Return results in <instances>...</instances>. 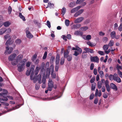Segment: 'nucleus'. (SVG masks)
<instances>
[{
	"label": "nucleus",
	"instance_id": "37",
	"mask_svg": "<svg viewBox=\"0 0 122 122\" xmlns=\"http://www.w3.org/2000/svg\"><path fill=\"white\" fill-rule=\"evenodd\" d=\"M54 6V5L53 4H51L49 2L48 5L46 7V8H47L48 7H50L51 8H53Z\"/></svg>",
	"mask_w": 122,
	"mask_h": 122
},
{
	"label": "nucleus",
	"instance_id": "26",
	"mask_svg": "<svg viewBox=\"0 0 122 122\" xmlns=\"http://www.w3.org/2000/svg\"><path fill=\"white\" fill-rule=\"evenodd\" d=\"M19 16L21 19L23 21H25V19L24 16L22 15L21 13H19Z\"/></svg>",
	"mask_w": 122,
	"mask_h": 122
},
{
	"label": "nucleus",
	"instance_id": "8",
	"mask_svg": "<svg viewBox=\"0 0 122 122\" xmlns=\"http://www.w3.org/2000/svg\"><path fill=\"white\" fill-rule=\"evenodd\" d=\"M113 79L118 83H120L121 81V79L116 73H115L113 75Z\"/></svg>",
	"mask_w": 122,
	"mask_h": 122
},
{
	"label": "nucleus",
	"instance_id": "51",
	"mask_svg": "<svg viewBox=\"0 0 122 122\" xmlns=\"http://www.w3.org/2000/svg\"><path fill=\"white\" fill-rule=\"evenodd\" d=\"M41 66H42L43 67V75H44V74H45V70L44 69V67L45 66V63L44 62H42L41 64Z\"/></svg>",
	"mask_w": 122,
	"mask_h": 122
},
{
	"label": "nucleus",
	"instance_id": "57",
	"mask_svg": "<svg viewBox=\"0 0 122 122\" xmlns=\"http://www.w3.org/2000/svg\"><path fill=\"white\" fill-rule=\"evenodd\" d=\"M12 9L11 7L10 6H9L8 8V13L9 14H10L11 11H12Z\"/></svg>",
	"mask_w": 122,
	"mask_h": 122
},
{
	"label": "nucleus",
	"instance_id": "54",
	"mask_svg": "<svg viewBox=\"0 0 122 122\" xmlns=\"http://www.w3.org/2000/svg\"><path fill=\"white\" fill-rule=\"evenodd\" d=\"M55 59L54 57L53 56L51 57L50 60V63H52L53 61H54Z\"/></svg>",
	"mask_w": 122,
	"mask_h": 122
},
{
	"label": "nucleus",
	"instance_id": "43",
	"mask_svg": "<svg viewBox=\"0 0 122 122\" xmlns=\"http://www.w3.org/2000/svg\"><path fill=\"white\" fill-rule=\"evenodd\" d=\"M65 24L66 26H68L69 24L70 21L68 20H66L65 21Z\"/></svg>",
	"mask_w": 122,
	"mask_h": 122
},
{
	"label": "nucleus",
	"instance_id": "2",
	"mask_svg": "<svg viewBox=\"0 0 122 122\" xmlns=\"http://www.w3.org/2000/svg\"><path fill=\"white\" fill-rule=\"evenodd\" d=\"M72 49L73 50H75L73 55L76 56H77L79 54H81L82 52V49L77 46H76L75 47H72Z\"/></svg>",
	"mask_w": 122,
	"mask_h": 122
},
{
	"label": "nucleus",
	"instance_id": "9",
	"mask_svg": "<svg viewBox=\"0 0 122 122\" xmlns=\"http://www.w3.org/2000/svg\"><path fill=\"white\" fill-rule=\"evenodd\" d=\"M6 49L5 52V54H10L13 50V48L11 47H9L7 46L6 47Z\"/></svg>",
	"mask_w": 122,
	"mask_h": 122
},
{
	"label": "nucleus",
	"instance_id": "41",
	"mask_svg": "<svg viewBox=\"0 0 122 122\" xmlns=\"http://www.w3.org/2000/svg\"><path fill=\"white\" fill-rule=\"evenodd\" d=\"M69 52L68 51H66L64 53V56L65 58H67V56H68Z\"/></svg>",
	"mask_w": 122,
	"mask_h": 122
},
{
	"label": "nucleus",
	"instance_id": "13",
	"mask_svg": "<svg viewBox=\"0 0 122 122\" xmlns=\"http://www.w3.org/2000/svg\"><path fill=\"white\" fill-rule=\"evenodd\" d=\"M83 9H81L76 12L74 15V17H76L81 14L84 11Z\"/></svg>",
	"mask_w": 122,
	"mask_h": 122
},
{
	"label": "nucleus",
	"instance_id": "60",
	"mask_svg": "<svg viewBox=\"0 0 122 122\" xmlns=\"http://www.w3.org/2000/svg\"><path fill=\"white\" fill-rule=\"evenodd\" d=\"M40 85L38 84H36L35 85V88L36 90H38L40 88Z\"/></svg>",
	"mask_w": 122,
	"mask_h": 122
},
{
	"label": "nucleus",
	"instance_id": "4",
	"mask_svg": "<svg viewBox=\"0 0 122 122\" xmlns=\"http://www.w3.org/2000/svg\"><path fill=\"white\" fill-rule=\"evenodd\" d=\"M23 58V56L22 54H20L17 56H16L15 61L11 62V64L14 66L16 65L18 62L21 60Z\"/></svg>",
	"mask_w": 122,
	"mask_h": 122
},
{
	"label": "nucleus",
	"instance_id": "12",
	"mask_svg": "<svg viewBox=\"0 0 122 122\" xmlns=\"http://www.w3.org/2000/svg\"><path fill=\"white\" fill-rule=\"evenodd\" d=\"M91 60L92 61L98 63L99 62V59L97 56L91 57Z\"/></svg>",
	"mask_w": 122,
	"mask_h": 122
},
{
	"label": "nucleus",
	"instance_id": "14",
	"mask_svg": "<svg viewBox=\"0 0 122 122\" xmlns=\"http://www.w3.org/2000/svg\"><path fill=\"white\" fill-rule=\"evenodd\" d=\"M116 68L117 71V74L119 75L122 72L120 70L122 69V67L118 64L116 66Z\"/></svg>",
	"mask_w": 122,
	"mask_h": 122
},
{
	"label": "nucleus",
	"instance_id": "25",
	"mask_svg": "<svg viewBox=\"0 0 122 122\" xmlns=\"http://www.w3.org/2000/svg\"><path fill=\"white\" fill-rule=\"evenodd\" d=\"M88 27L85 26L81 27L80 28V30L82 31H84L88 29Z\"/></svg>",
	"mask_w": 122,
	"mask_h": 122
},
{
	"label": "nucleus",
	"instance_id": "63",
	"mask_svg": "<svg viewBox=\"0 0 122 122\" xmlns=\"http://www.w3.org/2000/svg\"><path fill=\"white\" fill-rule=\"evenodd\" d=\"M76 25V29H77L79 28L81 26V25L80 24H77Z\"/></svg>",
	"mask_w": 122,
	"mask_h": 122
},
{
	"label": "nucleus",
	"instance_id": "20",
	"mask_svg": "<svg viewBox=\"0 0 122 122\" xmlns=\"http://www.w3.org/2000/svg\"><path fill=\"white\" fill-rule=\"evenodd\" d=\"M2 91L3 92L0 93V96L4 97L7 94L8 92L5 89H2Z\"/></svg>",
	"mask_w": 122,
	"mask_h": 122
},
{
	"label": "nucleus",
	"instance_id": "55",
	"mask_svg": "<svg viewBox=\"0 0 122 122\" xmlns=\"http://www.w3.org/2000/svg\"><path fill=\"white\" fill-rule=\"evenodd\" d=\"M49 62H47L46 63L45 66V67L46 68H47V70H48V67L49 66Z\"/></svg>",
	"mask_w": 122,
	"mask_h": 122
},
{
	"label": "nucleus",
	"instance_id": "15",
	"mask_svg": "<svg viewBox=\"0 0 122 122\" xmlns=\"http://www.w3.org/2000/svg\"><path fill=\"white\" fill-rule=\"evenodd\" d=\"M84 50L86 51L83 52L82 53V54L84 53H93L94 52L93 50L87 48H84Z\"/></svg>",
	"mask_w": 122,
	"mask_h": 122
},
{
	"label": "nucleus",
	"instance_id": "38",
	"mask_svg": "<svg viewBox=\"0 0 122 122\" xmlns=\"http://www.w3.org/2000/svg\"><path fill=\"white\" fill-rule=\"evenodd\" d=\"M66 9L65 7H63L62 9V14L64 15L66 12Z\"/></svg>",
	"mask_w": 122,
	"mask_h": 122
},
{
	"label": "nucleus",
	"instance_id": "23",
	"mask_svg": "<svg viewBox=\"0 0 122 122\" xmlns=\"http://www.w3.org/2000/svg\"><path fill=\"white\" fill-rule=\"evenodd\" d=\"M11 23L9 21H6L3 24L6 27L9 26L11 24Z\"/></svg>",
	"mask_w": 122,
	"mask_h": 122
},
{
	"label": "nucleus",
	"instance_id": "30",
	"mask_svg": "<svg viewBox=\"0 0 122 122\" xmlns=\"http://www.w3.org/2000/svg\"><path fill=\"white\" fill-rule=\"evenodd\" d=\"M87 44L89 46L91 47H93L95 46V45H94L90 41H88L87 42Z\"/></svg>",
	"mask_w": 122,
	"mask_h": 122
},
{
	"label": "nucleus",
	"instance_id": "44",
	"mask_svg": "<svg viewBox=\"0 0 122 122\" xmlns=\"http://www.w3.org/2000/svg\"><path fill=\"white\" fill-rule=\"evenodd\" d=\"M77 1L76 2V4H81L82 2H83L85 0H77Z\"/></svg>",
	"mask_w": 122,
	"mask_h": 122
},
{
	"label": "nucleus",
	"instance_id": "48",
	"mask_svg": "<svg viewBox=\"0 0 122 122\" xmlns=\"http://www.w3.org/2000/svg\"><path fill=\"white\" fill-rule=\"evenodd\" d=\"M106 89L107 91L108 92H109L110 91L111 88L110 87L109 85H107V86H106Z\"/></svg>",
	"mask_w": 122,
	"mask_h": 122
},
{
	"label": "nucleus",
	"instance_id": "19",
	"mask_svg": "<svg viewBox=\"0 0 122 122\" xmlns=\"http://www.w3.org/2000/svg\"><path fill=\"white\" fill-rule=\"evenodd\" d=\"M26 36L28 38L31 39L33 37V35L30 33L29 31L27 30L26 31Z\"/></svg>",
	"mask_w": 122,
	"mask_h": 122
},
{
	"label": "nucleus",
	"instance_id": "56",
	"mask_svg": "<svg viewBox=\"0 0 122 122\" xmlns=\"http://www.w3.org/2000/svg\"><path fill=\"white\" fill-rule=\"evenodd\" d=\"M47 54V52L46 51L45 52L43 57V59H45L46 58Z\"/></svg>",
	"mask_w": 122,
	"mask_h": 122
},
{
	"label": "nucleus",
	"instance_id": "35",
	"mask_svg": "<svg viewBox=\"0 0 122 122\" xmlns=\"http://www.w3.org/2000/svg\"><path fill=\"white\" fill-rule=\"evenodd\" d=\"M109 46L107 45H104L103 47V50H107L109 48Z\"/></svg>",
	"mask_w": 122,
	"mask_h": 122
},
{
	"label": "nucleus",
	"instance_id": "40",
	"mask_svg": "<svg viewBox=\"0 0 122 122\" xmlns=\"http://www.w3.org/2000/svg\"><path fill=\"white\" fill-rule=\"evenodd\" d=\"M102 86V85L101 82L100 81L98 82L97 83V87L98 88L100 89L101 88Z\"/></svg>",
	"mask_w": 122,
	"mask_h": 122
},
{
	"label": "nucleus",
	"instance_id": "18",
	"mask_svg": "<svg viewBox=\"0 0 122 122\" xmlns=\"http://www.w3.org/2000/svg\"><path fill=\"white\" fill-rule=\"evenodd\" d=\"M110 86L111 89H112L115 91L117 90V88L116 85L113 83H111L110 84Z\"/></svg>",
	"mask_w": 122,
	"mask_h": 122
},
{
	"label": "nucleus",
	"instance_id": "28",
	"mask_svg": "<svg viewBox=\"0 0 122 122\" xmlns=\"http://www.w3.org/2000/svg\"><path fill=\"white\" fill-rule=\"evenodd\" d=\"M75 5V3L74 2H71L69 4V6L70 7H74Z\"/></svg>",
	"mask_w": 122,
	"mask_h": 122
},
{
	"label": "nucleus",
	"instance_id": "3",
	"mask_svg": "<svg viewBox=\"0 0 122 122\" xmlns=\"http://www.w3.org/2000/svg\"><path fill=\"white\" fill-rule=\"evenodd\" d=\"M25 62L23 61H21L17 65L18 70L19 72L23 71L25 69Z\"/></svg>",
	"mask_w": 122,
	"mask_h": 122
},
{
	"label": "nucleus",
	"instance_id": "62",
	"mask_svg": "<svg viewBox=\"0 0 122 122\" xmlns=\"http://www.w3.org/2000/svg\"><path fill=\"white\" fill-rule=\"evenodd\" d=\"M99 35L100 36H103L105 35V33L102 31H100L99 32Z\"/></svg>",
	"mask_w": 122,
	"mask_h": 122
},
{
	"label": "nucleus",
	"instance_id": "47",
	"mask_svg": "<svg viewBox=\"0 0 122 122\" xmlns=\"http://www.w3.org/2000/svg\"><path fill=\"white\" fill-rule=\"evenodd\" d=\"M10 39H9L7 40L5 43V45L6 46L10 44L11 43L10 41Z\"/></svg>",
	"mask_w": 122,
	"mask_h": 122
},
{
	"label": "nucleus",
	"instance_id": "45",
	"mask_svg": "<svg viewBox=\"0 0 122 122\" xmlns=\"http://www.w3.org/2000/svg\"><path fill=\"white\" fill-rule=\"evenodd\" d=\"M64 60L65 59L64 57H63L61 58L60 61V64L61 65H62L64 64Z\"/></svg>",
	"mask_w": 122,
	"mask_h": 122
},
{
	"label": "nucleus",
	"instance_id": "52",
	"mask_svg": "<svg viewBox=\"0 0 122 122\" xmlns=\"http://www.w3.org/2000/svg\"><path fill=\"white\" fill-rule=\"evenodd\" d=\"M99 74L100 75V77H102L104 76L103 72V71H101L99 72Z\"/></svg>",
	"mask_w": 122,
	"mask_h": 122
},
{
	"label": "nucleus",
	"instance_id": "49",
	"mask_svg": "<svg viewBox=\"0 0 122 122\" xmlns=\"http://www.w3.org/2000/svg\"><path fill=\"white\" fill-rule=\"evenodd\" d=\"M20 107V106H16V107H15L13 108H12L11 109H10L9 111H8V112L11 111L15 109H17L19 108Z\"/></svg>",
	"mask_w": 122,
	"mask_h": 122
},
{
	"label": "nucleus",
	"instance_id": "24",
	"mask_svg": "<svg viewBox=\"0 0 122 122\" xmlns=\"http://www.w3.org/2000/svg\"><path fill=\"white\" fill-rule=\"evenodd\" d=\"M5 28L3 27L0 29V35L4 34L5 32Z\"/></svg>",
	"mask_w": 122,
	"mask_h": 122
},
{
	"label": "nucleus",
	"instance_id": "33",
	"mask_svg": "<svg viewBox=\"0 0 122 122\" xmlns=\"http://www.w3.org/2000/svg\"><path fill=\"white\" fill-rule=\"evenodd\" d=\"M39 69L38 66H37L36 67L35 71V74L36 75H37L38 74Z\"/></svg>",
	"mask_w": 122,
	"mask_h": 122
},
{
	"label": "nucleus",
	"instance_id": "6",
	"mask_svg": "<svg viewBox=\"0 0 122 122\" xmlns=\"http://www.w3.org/2000/svg\"><path fill=\"white\" fill-rule=\"evenodd\" d=\"M16 56L17 55L16 54L14 53L12 54L9 56L8 58L9 61H11V62L13 61H15L16 59L15 58H16Z\"/></svg>",
	"mask_w": 122,
	"mask_h": 122
},
{
	"label": "nucleus",
	"instance_id": "16",
	"mask_svg": "<svg viewBox=\"0 0 122 122\" xmlns=\"http://www.w3.org/2000/svg\"><path fill=\"white\" fill-rule=\"evenodd\" d=\"M102 95L101 92V90H100L98 91V90L97 89L96 91L95 96L96 97L98 96L100 97Z\"/></svg>",
	"mask_w": 122,
	"mask_h": 122
},
{
	"label": "nucleus",
	"instance_id": "10",
	"mask_svg": "<svg viewBox=\"0 0 122 122\" xmlns=\"http://www.w3.org/2000/svg\"><path fill=\"white\" fill-rule=\"evenodd\" d=\"M84 19V18L83 17H80L75 20L74 22L75 23H78L82 21Z\"/></svg>",
	"mask_w": 122,
	"mask_h": 122
},
{
	"label": "nucleus",
	"instance_id": "53",
	"mask_svg": "<svg viewBox=\"0 0 122 122\" xmlns=\"http://www.w3.org/2000/svg\"><path fill=\"white\" fill-rule=\"evenodd\" d=\"M96 84L95 83H94L92 84V90H94L95 88Z\"/></svg>",
	"mask_w": 122,
	"mask_h": 122
},
{
	"label": "nucleus",
	"instance_id": "58",
	"mask_svg": "<svg viewBox=\"0 0 122 122\" xmlns=\"http://www.w3.org/2000/svg\"><path fill=\"white\" fill-rule=\"evenodd\" d=\"M98 53L99 54L101 55H103L105 54L103 51H98Z\"/></svg>",
	"mask_w": 122,
	"mask_h": 122
},
{
	"label": "nucleus",
	"instance_id": "22",
	"mask_svg": "<svg viewBox=\"0 0 122 122\" xmlns=\"http://www.w3.org/2000/svg\"><path fill=\"white\" fill-rule=\"evenodd\" d=\"M60 61V56L59 54H57L56 59L55 63L56 64H59Z\"/></svg>",
	"mask_w": 122,
	"mask_h": 122
},
{
	"label": "nucleus",
	"instance_id": "1",
	"mask_svg": "<svg viewBox=\"0 0 122 122\" xmlns=\"http://www.w3.org/2000/svg\"><path fill=\"white\" fill-rule=\"evenodd\" d=\"M34 66H33V67H31L30 71L27 70L26 73V74L27 76H29L30 75V73L31 74L30 76V79L31 80H33V81L35 82L37 80L38 81V82L40 84H41L42 83L41 80V75L39 74L38 76L36 78H35L34 77H33V75L34 73Z\"/></svg>",
	"mask_w": 122,
	"mask_h": 122
},
{
	"label": "nucleus",
	"instance_id": "59",
	"mask_svg": "<svg viewBox=\"0 0 122 122\" xmlns=\"http://www.w3.org/2000/svg\"><path fill=\"white\" fill-rule=\"evenodd\" d=\"M118 27V25L117 23H115L114 25V30H116Z\"/></svg>",
	"mask_w": 122,
	"mask_h": 122
},
{
	"label": "nucleus",
	"instance_id": "46",
	"mask_svg": "<svg viewBox=\"0 0 122 122\" xmlns=\"http://www.w3.org/2000/svg\"><path fill=\"white\" fill-rule=\"evenodd\" d=\"M67 59L68 61H71L72 59V56L71 55H69L67 57Z\"/></svg>",
	"mask_w": 122,
	"mask_h": 122
},
{
	"label": "nucleus",
	"instance_id": "39",
	"mask_svg": "<svg viewBox=\"0 0 122 122\" xmlns=\"http://www.w3.org/2000/svg\"><path fill=\"white\" fill-rule=\"evenodd\" d=\"M5 32H6H6L7 33H11V28H9L7 29H6L5 28Z\"/></svg>",
	"mask_w": 122,
	"mask_h": 122
},
{
	"label": "nucleus",
	"instance_id": "61",
	"mask_svg": "<svg viewBox=\"0 0 122 122\" xmlns=\"http://www.w3.org/2000/svg\"><path fill=\"white\" fill-rule=\"evenodd\" d=\"M59 67V64H56L55 66V70L56 71H58Z\"/></svg>",
	"mask_w": 122,
	"mask_h": 122
},
{
	"label": "nucleus",
	"instance_id": "34",
	"mask_svg": "<svg viewBox=\"0 0 122 122\" xmlns=\"http://www.w3.org/2000/svg\"><path fill=\"white\" fill-rule=\"evenodd\" d=\"M21 42V40L20 39H17L15 41V43L16 44H19Z\"/></svg>",
	"mask_w": 122,
	"mask_h": 122
},
{
	"label": "nucleus",
	"instance_id": "7",
	"mask_svg": "<svg viewBox=\"0 0 122 122\" xmlns=\"http://www.w3.org/2000/svg\"><path fill=\"white\" fill-rule=\"evenodd\" d=\"M48 85V90L49 91H51L52 88L53 86V82L51 79H49Z\"/></svg>",
	"mask_w": 122,
	"mask_h": 122
},
{
	"label": "nucleus",
	"instance_id": "21",
	"mask_svg": "<svg viewBox=\"0 0 122 122\" xmlns=\"http://www.w3.org/2000/svg\"><path fill=\"white\" fill-rule=\"evenodd\" d=\"M91 36L90 35H88L83 37V38L85 40H86L88 41H89L91 39Z\"/></svg>",
	"mask_w": 122,
	"mask_h": 122
},
{
	"label": "nucleus",
	"instance_id": "64",
	"mask_svg": "<svg viewBox=\"0 0 122 122\" xmlns=\"http://www.w3.org/2000/svg\"><path fill=\"white\" fill-rule=\"evenodd\" d=\"M118 30L120 31L122 30V24H121L119 27Z\"/></svg>",
	"mask_w": 122,
	"mask_h": 122
},
{
	"label": "nucleus",
	"instance_id": "32",
	"mask_svg": "<svg viewBox=\"0 0 122 122\" xmlns=\"http://www.w3.org/2000/svg\"><path fill=\"white\" fill-rule=\"evenodd\" d=\"M37 56V55L36 54H35L34 55L32 58V60L33 61H34L35 59H36Z\"/></svg>",
	"mask_w": 122,
	"mask_h": 122
},
{
	"label": "nucleus",
	"instance_id": "42",
	"mask_svg": "<svg viewBox=\"0 0 122 122\" xmlns=\"http://www.w3.org/2000/svg\"><path fill=\"white\" fill-rule=\"evenodd\" d=\"M103 42L104 43H106L108 41V38L106 37H104L102 39Z\"/></svg>",
	"mask_w": 122,
	"mask_h": 122
},
{
	"label": "nucleus",
	"instance_id": "29",
	"mask_svg": "<svg viewBox=\"0 0 122 122\" xmlns=\"http://www.w3.org/2000/svg\"><path fill=\"white\" fill-rule=\"evenodd\" d=\"M4 39L5 40H6L8 39H11L10 36L8 34H7L5 35L4 36Z\"/></svg>",
	"mask_w": 122,
	"mask_h": 122
},
{
	"label": "nucleus",
	"instance_id": "50",
	"mask_svg": "<svg viewBox=\"0 0 122 122\" xmlns=\"http://www.w3.org/2000/svg\"><path fill=\"white\" fill-rule=\"evenodd\" d=\"M108 95L107 93H103V97L105 98H106L108 97Z\"/></svg>",
	"mask_w": 122,
	"mask_h": 122
},
{
	"label": "nucleus",
	"instance_id": "17",
	"mask_svg": "<svg viewBox=\"0 0 122 122\" xmlns=\"http://www.w3.org/2000/svg\"><path fill=\"white\" fill-rule=\"evenodd\" d=\"M81 8V6H78L72 9L71 11V13H74L76 12L77 11Z\"/></svg>",
	"mask_w": 122,
	"mask_h": 122
},
{
	"label": "nucleus",
	"instance_id": "11",
	"mask_svg": "<svg viewBox=\"0 0 122 122\" xmlns=\"http://www.w3.org/2000/svg\"><path fill=\"white\" fill-rule=\"evenodd\" d=\"M46 77H45V75L44 74L42 80V87L43 88H45L46 86Z\"/></svg>",
	"mask_w": 122,
	"mask_h": 122
},
{
	"label": "nucleus",
	"instance_id": "27",
	"mask_svg": "<svg viewBox=\"0 0 122 122\" xmlns=\"http://www.w3.org/2000/svg\"><path fill=\"white\" fill-rule=\"evenodd\" d=\"M116 36V33L114 31H113L111 33V36L112 38L115 37Z\"/></svg>",
	"mask_w": 122,
	"mask_h": 122
},
{
	"label": "nucleus",
	"instance_id": "31",
	"mask_svg": "<svg viewBox=\"0 0 122 122\" xmlns=\"http://www.w3.org/2000/svg\"><path fill=\"white\" fill-rule=\"evenodd\" d=\"M114 44V41L112 40H110L108 44L109 46L111 47L113 46Z\"/></svg>",
	"mask_w": 122,
	"mask_h": 122
},
{
	"label": "nucleus",
	"instance_id": "5",
	"mask_svg": "<svg viewBox=\"0 0 122 122\" xmlns=\"http://www.w3.org/2000/svg\"><path fill=\"white\" fill-rule=\"evenodd\" d=\"M54 66L53 65H51L50 67L49 70H47L46 71V77H48L50 74V72H51L52 73L54 71Z\"/></svg>",
	"mask_w": 122,
	"mask_h": 122
},
{
	"label": "nucleus",
	"instance_id": "36",
	"mask_svg": "<svg viewBox=\"0 0 122 122\" xmlns=\"http://www.w3.org/2000/svg\"><path fill=\"white\" fill-rule=\"evenodd\" d=\"M60 97H58L57 96H55L53 97L50 98H48L47 100H50L52 99L55 100Z\"/></svg>",
	"mask_w": 122,
	"mask_h": 122
}]
</instances>
